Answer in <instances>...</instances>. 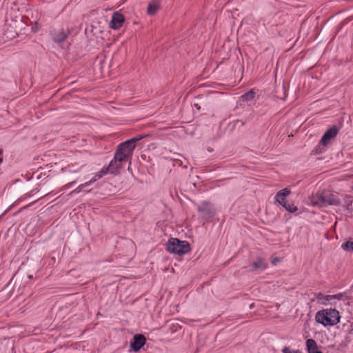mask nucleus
Instances as JSON below:
<instances>
[{
  "label": "nucleus",
  "mask_w": 353,
  "mask_h": 353,
  "mask_svg": "<svg viewBox=\"0 0 353 353\" xmlns=\"http://www.w3.org/2000/svg\"><path fill=\"white\" fill-rule=\"evenodd\" d=\"M268 264L262 258H258L255 261L252 263V270H264L267 268Z\"/></svg>",
  "instance_id": "nucleus-13"
},
{
  "label": "nucleus",
  "mask_w": 353,
  "mask_h": 353,
  "mask_svg": "<svg viewBox=\"0 0 353 353\" xmlns=\"http://www.w3.org/2000/svg\"><path fill=\"white\" fill-rule=\"evenodd\" d=\"M190 249V244L187 241H181L176 238H170L166 243V250L179 256L188 253Z\"/></svg>",
  "instance_id": "nucleus-3"
},
{
  "label": "nucleus",
  "mask_w": 353,
  "mask_h": 353,
  "mask_svg": "<svg viewBox=\"0 0 353 353\" xmlns=\"http://www.w3.org/2000/svg\"><path fill=\"white\" fill-rule=\"evenodd\" d=\"M124 22V17L119 12H114L109 23L110 28L114 30L119 29Z\"/></svg>",
  "instance_id": "nucleus-8"
},
{
  "label": "nucleus",
  "mask_w": 353,
  "mask_h": 353,
  "mask_svg": "<svg viewBox=\"0 0 353 353\" xmlns=\"http://www.w3.org/2000/svg\"><path fill=\"white\" fill-rule=\"evenodd\" d=\"M305 345L307 353H315L316 352L319 351L318 350L316 342L312 339H307L305 342Z\"/></svg>",
  "instance_id": "nucleus-14"
},
{
  "label": "nucleus",
  "mask_w": 353,
  "mask_h": 353,
  "mask_svg": "<svg viewBox=\"0 0 353 353\" xmlns=\"http://www.w3.org/2000/svg\"><path fill=\"white\" fill-rule=\"evenodd\" d=\"M342 248L346 251H353V241H348L342 245Z\"/></svg>",
  "instance_id": "nucleus-18"
},
{
  "label": "nucleus",
  "mask_w": 353,
  "mask_h": 353,
  "mask_svg": "<svg viewBox=\"0 0 353 353\" xmlns=\"http://www.w3.org/2000/svg\"><path fill=\"white\" fill-rule=\"evenodd\" d=\"M281 352L282 353H302L299 350H292L287 346L283 347Z\"/></svg>",
  "instance_id": "nucleus-19"
},
{
  "label": "nucleus",
  "mask_w": 353,
  "mask_h": 353,
  "mask_svg": "<svg viewBox=\"0 0 353 353\" xmlns=\"http://www.w3.org/2000/svg\"><path fill=\"white\" fill-rule=\"evenodd\" d=\"M255 93L253 90H250L249 92L245 93L241 96L242 99L245 101H249L252 100L254 98Z\"/></svg>",
  "instance_id": "nucleus-16"
},
{
  "label": "nucleus",
  "mask_w": 353,
  "mask_h": 353,
  "mask_svg": "<svg viewBox=\"0 0 353 353\" xmlns=\"http://www.w3.org/2000/svg\"><path fill=\"white\" fill-rule=\"evenodd\" d=\"M145 343V338L142 334H135L130 342V346L134 351L138 352Z\"/></svg>",
  "instance_id": "nucleus-9"
},
{
  "label": "nucleus",
  "mask_w": 353,
  "mask_h": 353,
  "mask_svg": "<svg viewBox=\"0 0 353 353\" xmlns=\"http://www.w3.org/2000/svg\"><path fill=\"white\" fill-rule=\"evenodd\" d=\"M143 137V136L134 137L120 143L115 152L116 158L119 160H125V159L130 157L136 148L137 141L142 139Z\"/></svg>",
  "instance_id": "nucleus-2"
},
{
  "label": "nucleus",
  "mask_w": 353,
  "mask_h": 353,
  "mask_svg": "<svg viewBox=\"0 0 353 353\" xmlns=\"http://www.w3.org/2000/svg\"><path fill=\"white\" fill-rule=\"evenodd\" d=\"M311 202L313 205L320 207L326 206L327 205H339L340 204L339 199L318 193L312 197Z\"/></svg>",
  "instance_id": "nucleus-4"
},
{
  "label": "nucleus",
  "mask_w": 353,
  "mask_h": 353,
  "mask_svg": "<svg viewBox=\"0 0 353 353\" xmlns=\"http://www.w3.org/2000/svg\"><path fill=\"white\" fill-rule=\"evenodd\" d=\"M77 183L76 181H73L70 183H67L66 185H63L62 188H61V190H65V189H68V188H71L74 184H75Z\"/></svg>",
  "instance_id": "nucleus-22"
},
{
  "label": "nucleus",
  "mask_w": 353,
  "mask_h": 353,
  "mask_svg": "<svg viewBox=\"0 0 353 353\" xmlns=\"http://www.w3.org/2000/svg\"><path fill=\"white\" fill-rule=\"evenodd\" d=\"M83 186L82 184L79 185L76 189H74V190L71 191L69 194L70 196H72V195H74L75 194H78L79 192H81L83 189Z\"/></svg>",
  "instance_id": "nucleus-20"
},
{
  "label": "nucleus",
  "mask_w": 353,
  "mask_h": 353,
  "mask_svg": "<svg viewBox=\"0 0 353 353\" xmlns=\"http://www.w3.org/2000/svg\"><path fill=\"white\" fill-rule=\"evenodd\" d=\"M103 176L99 172H97L94 174V176L92 179H95V181H97V180L100 179Z\"/></svg>",
  "instance_id": "nucleus-24"
},
{
  "label": "nucleus",
  "mask_w": 353,
  "mask_h": 353,
  "mask_svg": "<svg viewBox=\"0 0 353 353\" xmlns=\"http://www.w3.org/2000/svg\"><path fill=\"white\" fill-rule=\"evenodd\" d=\"M338 131L337 127L333 125L324 133L320 141V144L323 146H326L329 143L330 141L336 136Z\"/></svg>",
  "instance_id": "nucleus-7"
},
{
  "label": "nucleus",
  "mask_w": 353,
  "mask_h": 353,
  "mask_svg": "<svg viewBox=\"0 0 353 353\" xmlns=\"http://www.w3.org/2000/svg\"><path fill=\"white\" fill-rule=\"evenodd\" d=\"M99 172L103 176L107 173H110V169L108 165L107 167H103Z\"/></svg>",
  "instance_id": "nucleus-21"
},
{
  "label": "nucleus",
  "mask_w": 353,
  "mask_h": 353,
  "mask_svg": "<svg viewBox=\"0 0 353 353\" xmlns=\"http://www.w3.org/2000/svg\"><path fill=\"white\" fill-rule=\"evenodd\" d=\"M340 319L339 311L332 308L319 310L315 315L316 321L324 326L335 325L339 323Z\"/></svg>",
  "instance_id": "nucleus-1"
},
{
  "label": "nucleus",
  "mask_w": 353,
  "mask_h": 353,
  "mask_svg": "<svg viewBox=\"0 0 353 353\" xmlns=\"http://www.w3.org/2000/svg\"><path fill=\"white\" fill-rule=\"evenodd\" d=\"M124 160H119L116 158V153H114V156L113 159L110 162L108 166L110 169V174H117L119 170L122 168L121 163Z\"/></svg>",
  "instance_id": "nucleus-10"
},
{
  "label": "nucleus",
  "mask_w": 353,
  "mask_h": 353,
  "mask_svg": "<svg viewBox=\"0 0 353 353\" xmlns=\"http://www.w3.org/2000/svg\"><path fill=\"white\" fill-rule=\"evenodd\" d=\"M279 261V259L278 258H275L272 261V264L275 265L276 264V262Z\"/></svg>",
  "instance_id": "nucleus-25"
},
{
  "label": "nucleus",
  "mask_w": 353,
  "mask_h": 353,
  "mask_svg": "<svg viewBox=\"0 0 353 353\" xmlns=\"http://www.w3.org/2000/svg\"><path fill=\"white\" fill-rule=\"evenodd\" d=\"M287 211L289 212L293 213L297 211L298 208L294 203H285V205L283 206Z\"/></svg>",
  "instance_id": "nucleus-17"
},
{
  "label": "nucleus",
  "mask_w": 353,
  "mask_h": 353,
  "mask_svg": "<svg viewBox=\"0 0 353 353\" xmlns=\"http://www.w3.org/2000/svg\"><path fill=\"white\" fill-rule=\"evenodd\" d=\"M69 32L68 30H60L52 34V39L54 42L60 43L65 40Z\"/></svg>",
  "instance_id": "nucleus-12"
},
{
  "label": "nucleus",
  "mask_w": 353,
  "mask_h": 353,
  "mask_svg": "<svg viewBox=\"0 0 353 353\" xmlns=\"http://www.w3.org/2000/svg\"><path fill=\"white\" fill-rule=\"evenodd\" d=\"M160 6L158 2H152L150 3L147 12L150 15H154L156 14V12L159 10Z\"/></svg>",
  "instance_id": "nucleus-15"
},
{
  "label": "nucleus",
  "mask_w": 353,
  "mask_h": 353,
  "mask_svg": "<svg viewBox=\"0 0 353 353\" xmlns=\"http://www.w3.org/2000/svg\"><path fill=\"white\" fill-rule=\"evenodd\" d=\"M94 182H95V179H91L89 181H88L85 183H82V185H83V188H85V187H88V186L92 185Z\"/></svg>",
  "instance_id": "nucleus-23"
},
{
  "label": "nucleus",
  "mask_w": 353,
  "mask_h": 353,
  "mask_svg": "<svg viewBox=\"0 0 353 353\" xmlns=\"http://www.w3.org/2000/svg\"><path fill=\"white\" fill-rule=\"evenodd\" d=\"M197 210L202 214L203 217L205 219H210L214 215V212L210 203L206 201L201 202V204L198 205Z\"/></svg>",
  "instance_id": "nucleus-6"
},
{
  "label": "nucleus",
  "mask_w": 353,
  "mask_h": 353,
  "mask_svg": "<svg viewBox=\"0 0 353 353\" xmlns=\"http://www.w3.org/2000/svg\"><path fill=\"white\" fill-rule=\"evenodd\" d=\"M290 194V190L288 188H284L279 191L275 195V200L282 206H285L286 201V197Z\"/></svg>",
  "instance_id": "nucleus-11"
},
{
  "label": "nucleus",
  "mask_w": 353,
  "mask_h": 353,
  "mask_svg": "<svg viewBox=\"0 0 353 353\" xmlns=\"http://www.w3.org/2000/svg\"><path fill=\"white\" fill-rule=\"evenodd\" d=\"M344 296L343 293L333 295H324L322 293L315 294V299L319 304L323 305H336L337 301H341Z\"/></svg>",
  "instance_id": "nucleus-5"
}]
</instances>
